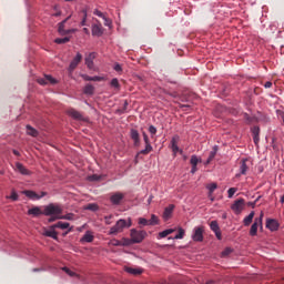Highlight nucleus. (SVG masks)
Returning a JSON list of instances; mask_svg holds the SVG:
<instances>
[{"instance_id":"49530a36","label":"nucleus","mask_w":284,"mask_h":284,"mask_svg":"<svg viewBox=\"0 0 284 284\" xmlns=\"http://www.w3.org/2000/svg\"><path fill=\"white\" fill-rule=\"evenodd\" d=\"M89 181H101V175L93 174L88 178Z\"/></svg>"},{"instance_id":"cd10ccee","label":"nucleus","mask_w":284,"mask_h":284,"mask_svg":"<svg viewBox=\"0 0 284 284\" xmlns=\"http://www.w3.org/2000/svg\"><path fill=\"white\" fill-rule=\"evenodd\" d=\"M252 221H254V211H252L244 220L243 223L247 227L252 225Z\"/></svg>"},{"instance_id":"c85d7f7f","label":"nucleus","mask_w":284,"mask_h":284,"mask_svg":"<svg viewBox=\"0 0 284 284\" xmlns=\"http://www.w3.org/2000/svg\"><path fill=\"white\" fill-rule=\"evenodd\" d=\"M217 148L214 146L213 150L210 152L209 158L206 160V165H210L212 161H214V158L216 156Z\"/></svg>"},{"instance_id":"680f3d73","label":"nucleus","mask_w":284,"mask_h":284,"mask_svg":"<svg viewBox=\"0 0 284 284\" xmlns=\"http://www.w3.org/2000/svg\"><path fill=\"white\" fill-rule=\"evenodd\" d=\"M196 172H199V168L197 166H192L191 174H196Z\"/></svg>"},{"instance_id":"4d7b16f0","label":"nucleus","mask_w":284,"mask_h":284,"mask_svg":"<svg viewBox=\"0 0 284 284\" xmlns=\"http://www.w3.org/2000/svg\"><path fill=\"white\" fill-rule=\"evenodd\" d=\"M149 132H150V134H153V135L156 134V128L154 125H150Z\"/></svg>"},{"instance_id":"473e14b6","label":"nucleus","mask_w":284,"mask_h":284,"mask_svg":"<svg viewBox=\"0 0 284 284\" xmlns=\"http://www.w3.org/2000/svg\"><path fill=\"white\" fill-rule=\"evenodd\" d=\"M121 243V246L123 247H128L129 245H132L134 244V242L132 241V239H128V237H124L120 241Z\"/></svg>"},{"instance_id":"13d9d810","label":"nucleus","mask_w":284,"mask_h":284,"mask_svg":"<svg viewBox=\"0 0 284 284\" xmlns=\"http://www.w3.org/2000/svg\"><path fill=\"white\" fill-rule=\"evenodd\" d=\"M103 80H104L103 77H99V75L92 77V81H103Z\"/></svg>"},{"instance_id":"ddd939ff","label":"nucleus","mask_w":284,"mask_h":284,"mask_svg":"<svg viewBox=\"0 0 284 284\" xmlns=\"http://www.w3.org/2000/svg\"><path fill=\"white\" fill-rule=\"evenodd\" d=\"M67 114H69V116H71V119H74L75 121H85V118H83V114H81V112L74 109H69L67 111Z\"/></svg>"},{"instance_id":"39448f33","label":"nucleus","mask_w":284,"mask_h":284,"mask_svg":"<svg viewBox=\"0 0 284 284\" xmlns=\"http://www.w3.org/2000/svg\"><path fill=\"white\" fill-rule=\"evenodd\" d=\"M260 225H263V213H261L260 217H256L254 220V223L252 224L251 230H250L251 236H256Z\"/></svg>"},{"instance_id":"de8ad7c7","label":"nucleus","mask_w":284,"mask_h":284,"mask_svg":"<svg viewBox=\"0 0 284 284\" xmlns=\"http://www.w3.org/2000/svg\"><path fill=\"white\" fill-rule=\"evenodd\" d=\"M233 252V250L232 248H230V247H226L223 252H222V256H230V254Z\"/></svg>"},{"instance_id":"b1692460","label":"nucleus","mask_w":284,"mask_h":284,"mask_svg":"<svg viewBox=\"0 0 284 284\" xmlns=\"http://www.w3.org/2000/svg\"><path fill=\"white\" fill-rule=\"evenodd\" d=\"M80 241L81 243H92V241H94V235L88 231Z\"/></svg>"},{"instance_id":"412c9836","label":"nucleus","mask_w":284,"mask_h":284,"mask_svg":"<svg viewBox=\"0 0 284 284\" xmlns=\"http://www.w3.org/2000/svg\"><path fill=\"white\" fill-rule=\"evenodd\" d=\"M124 271L128 274H132L133 276H139V274H143V270L142 268H132V267H124Z\"/></svg>"},{"instance_id":"72a5a7b5","label":"nucleus","mask_w":284,"mask_h":284,"mask_svg":"<svg viewBox=\"0 0 284 284\" xmlns=\"http://www.w3.org/2000/svg\"><path fill=\"white\" fill-rule=\"evenodd\" d=\"M216 187H219L216 183H211L206 186V189L209 190V196H212V194H214V190H216Z\"/></svg>"},{"instance_id":"79ce46f5","label":"nucleus","mask_w":284,"mask_h":284,"mask_svg":"<svg viewBox=\"0 0 284 284\" xmlns=\"http://www.w3.org/2000/svg\"><path fill=\"white\" fill-rule=\"evenodd\" d=\"M236 192H237L236 187L229 189V191H227L229 199H232V196H234V194H236Z\"/></svg>"},{"instance_id":"bf43d9fd","label":"nucleus","mask_w":284,"mask_h":284,"mask_svg":"<svg viewBox=\"0 0 284 284\" xmlns=\"http://www.w3.org/2000/svg\"><path fill=\"white\" fill-rule=\"evenodd\" d=\"M253 141L255 143V145H258V141H261L258 135H253Z\"/></svg>"},{"instance_id":"f3484780","label":"nucleus","mask_w":284,"mask_h":284,"mask_svg":"<svg viewBox=\"0 0 284 284\" xmlns=\"http://www.w3.org/2000/svg\"><path fill=\"white\" fill-rule=\"evenodd\" d=\"M266 227L271 230V232H276V230H278V221L272 219L266 220Z\"/></svg>"},{"instance_id":"09e8293b","label":"nucleus","mask_w":284,"mask_h":284,"mask_svg":"<svg viewBox=\"0 0 284 284\" xmlns=\"http://www.w3.org/2000/svg\"><path fill=\"white\" fill-rule=\"evenodd\" d=\"M9 199H11V201H19V194H17L14 191H12Z\"/></svg>"},{"instance_id":"4be33fe9","label":"nucleus","mask_w":284,"mask_h":284,"mask_svg":"<svg viewBox=\"0 0 284 284\" xmlns=\"http://www.w3.org/2000/svg\"><path fill=\"white\" fill-rule=\"evenodd\" d=\"M28 214L30 216H41V214H43V211H41V207L34 206L28 211Z\"/></svg>"},{"instance_id":"f257e3e1","label":"nucleus","mask_w":284,"mask_h":284,"mask_svg":"<svg viewBox=\"0 0 284 284\" xmlns=\"http://www.w3.org/2000/svg\"><path fill=\"white\" fill-rule=\"evenodd\" d=\"M61 214H63V209L59 204L50 203L44 206V216H61Z\"/></svg>"},{"instance_id":"c03bdc74","label":"nucleus","mask_w":284,"mask_h":284,"mask_svg":"<svg viewBox=\"0 0 284 284\" xmlns=\"http://www.w3.org/2000/svg\"><path fill=\"white\" fill-rule=\"evenodd\" d=\"M139 225H150V221H148L145 217H140Z\"/></svg>"},{"instance_id":"4c0bfd02","label":"nucleus","mask_w":284,"mask_h":284,"mask_svg":"<svg viewBox=\"0 0 284 284\" xmlns=\"http://www.w3.org/2000/svg\"><path fill=\"white\" fill-rule=\"evenodd\" d=\"M149 225H159V217L152 214L151 219L149 220Z\"/></svg>"},{"instance_id":"603ef678","label":"nucleus","mask_w":284,"mask_h":284,"mask_svg":"<svg viewBox=\"0 0 284 284\" xmlns=\"http://www.w3.org/2000/svg\"><path fill=\"white\" fill-rule=\"evenodd\" d=\"M82 12H83V19H82V21H81V26H85V21H88V11H85V10H82Z\"/></svg>"},{"instance_id":"338daca9","label":"nucleus","mask_w":284,"mask_h":284,"mask_svg":"<svg viewBox=\"0 0 284 284\" xmlns=\"http://www.w3.org/2000/svg\"><path fill=\"white\" fill-rule=\"evenodd\" d=\"M248 205H250L251 207H256V202H250Z\"/></svg>"},{"instance_id":"393cba45","label":"nucleus","mask_w":284,"mask_h":284,"mask_svg":"<svg viewBox=\"0 0 284 284\" xmlns=\"http://www.w3.org/2000/svg\"><path fill=\"white\" fill-rule=\"evenodd\" d=\"M152 150H153L152 144L145 145L144 150H141L140 152H138L135 159H139V156H141V154H143V155L150 154V152H152Z\"/></svg>"},{"instance_id":"9d476101","label":"nucleus","mask_w":284,"mask_h":284,"mask_svg":"<svg viewBox=\"0 0 284 284\" xmlns=\"http://www.w3.org/2000/svg\"><path fill=\"white\" fill-rule=\"evenodd\" d=\"M82 59H83V55L81 53H77V55L73 58V60L69 65V72H74L79 63H81Z\"/></svg>"},{"instance_id":"774afa93","label":"nucleus","mask_w":284,"mask_h":284,"mask_svg":"<svg viewBox=\"0 0 284 284\" xmlns=\"http://www.w3.org/2000/svg\"><path fill=\"white\" fill-rule=\"evenodd\" d=\"M53 17H61V11H57L55 13H53Z\"/></svg>"},{"instance_id":"8fccbe9b","label":"nucleus","mask_w":284,"mask_h":284,"mask_svg":"<svg viewBox=\"0 0 284 284\" xmlns=\"http://www.w3.org/2000/svg\"><path fill=\"white\" fill-rule=\"evenodd\" d=\"M93 13L95 14V17H100V19H105V14H103V12L98 9H95Z\"/></svg>"},{"instance_id":"a211bd4d","label":"nucleus","mask_w":284,"mask_h":284,"mask_svg":"<svg viewBox=\"0 0 284 284\" xmlns=\"http://www.w3.org/2000/svg\"><path fill=\"white\" fill-rule=\"evenodd\" d=\"M172 212H174V204H171L164 209V213H163L164 221H170V219L172 217Z\"/></svg>"},{"instance_id":"37998d69","label":"nucleus","mask_w":284,"mask_h":284,"mask_svg":"<svg viewBox=\"0 0 284 284\" xmlns=\"http://www.w3.org/2000/svg\"><path fill=\"white\" fill-rule=\"evenodd\" d=\"M142 136H143V140H144L145 145H152V144L150 143V138L148 136V133H146V132H143V133H142Z\"/></svg>"},{"instance_id":"2eb2a0df","label":"nucleus","mask_w":284,"mask_h":284,"mask_svg":"<svg viewBox=\"0 0 284 284\" xmlns=\"http://www.w3.org/2000/svg\"><path fill=\"white\" fill-rule=\"evenodd\" d=\"M92 36L93 37H103V26H101V22L92 26Z\"/></svg>"},{"instance_id":"5fc2aeb1","label":"nucleus","mask_w":284,"mask_h":284,"mask_svg":"<svg viewBox=\"0 0 284 284\" xmlns=\"http://www.w3.org/2000/svg\"><path fill=\"white\" fill-rule=\"evenodd\" d=\"M113 70H115V72H123V68L119 63L114 64Z\"/></svg>"},{"instance_id":"0e129e2a","label":"nucleus","mask_w":284,"mask_h":284,"mask_svg":"<svg viewBox=\"0 0 284 284\" xmlns=\"http://www.w3.org/2000/svg\"><path fill=\"white\" fill-rule=\"evenodd\" d=\"M216 239H219V241H221V231H215L214 232Z\"/></svg>"},{"instance_id":"69168bd1","label":"nucleus","mask_w":284,"mask_h":284,"mask_svg":"<svg viewBox=\"0 0 284 284\" xmlns=\"http://www.w3.org/2000/svg\"><path fill=\"white\" fill-rule=\"evenodd\" d=\"M88 210H97V205H94V204H89V205H88Z\"/></svg>"},{"instance_id":"6e6d98bb","label":"nucleus","mask_w":284,"mask_h":284,"mask_svg":"<svg viewBox=\"0 0 284 284\" xmlns=\"http://www.w3.org/2000/svg\"><path fill=\"white\" fill-rule=\"evenodd\" d=\"M104 20V26L110 27L112 26V21L110 19H108V17L104 16V18H102Z\"/></svg>"},{"instance_id":"aec40b11","label":"nucleus","mask_w":284,"mask_h":284,"mask_svg":"<svg viewBox=\"0 0 284 284\" xmlns=\"http://www.w3.org/2000/svg\"><path fill=\"white\" fill-rule=\"evenodd\" d=\"M178 143H179V136L172 138L171 149H172V152H173L174 156H176V153L180 152Z\"/></svg>"},{"instance_id":"7c9ffc66","label":"nucleus","mask_w":284,"mask_h":284,"mask_svg":"<svg viewBox=\"0 0 284 284\" xmlns=\"http://www.w3.org/2000/svg\"><path fill=\"white\" fill-rule=\"evenodd\" d=\"M110 85L111 88H114L115 92H119V90H121V83H119V79L116 78L111 80Z\"/></svg>"},{"instance_id":"c756f323","label":"nucleus","mask_w":284,"mask_h":284,"mask_svg":"<svg viewBox=\"0 0 284 284\" xmlns=\"http://www.w3.org/2000/svg\"><path fill=\"white\" fill-rule=\"evenodd\" d=\"M27 134H29V136H39V131H37V129L32 128V125L28 124L27 125Z\"/></svg>"},{"instance_id":"6e6552de","label":"nucleus","mask_w":284,"mask_h":284,"mask_svg":"<svg viewBox=\"0 0 284 284\" xmlns=\"http://www.w3.org/2000/svg\"><path fill=\"white\" fill-rule=\"evenodd\" d=\"M71 16H69L67 19H64L62 22L58 24V32L59 34L65 36L70 34L71 32H74V29L65 30V23H68Z\"/></svg>"},{"instance_id":"423d86ee","label":"nucleus","mask_w":284,"mask_h":284,"mask_svg":"<svg viewBox=\"0 0 284 284\" xmlns=\"http://www.w3.org/2000/svg\"><path fill=\"white\" fill-rule=\"evenodd\" d=\"M22 194H26L28 199H31V201H39L40 199H43V196H47V192H41V195L37 194L34 191H23Z\"/></svg>"},{"instance_id":"bb28decb","label":"nucleus","mask_w":284,"mask_h":284,"mask_svg":"<svg viewBox=\"0 0 284 284\" xmlns=\"http://www.w3.org/2000/svg\"><path fill=\"white\" fill-rule=\"evenodd\" d=\"M174 232H176V229L164 230L159 233V239H165V236H170V234H174Z\"/></svg>"},{"instance_id":"e2e57ef3","label":"nucleus","mask_w":284,"mask_h":284,"mask_svg":"<svg viewBox=\"0 0 284 284\" xmlns=\"http://www.w3.org/2000/svg\"><path fill=\"white\" fill-rule=\"evenodd\" d=\"M264 88L270 89L272 88V82L267 81L264 83Z\"/></svg>"},{"instance_id":"6ab92c4d","label":"nucleus","mask_w":284,"mask_h":284,"mask_svg":"<svg viewBox=\"0 0 284 284\" xmlns=\"http://www.w3.org/2000/svg\"><path fill=\"white\" fill-rule=\"evenodd\" d=\"M16 170L20 172V174H22L23 176L30 175V171L19 162L16 163Z\"/></svg>"},{"instance_id":"f8f14e48","label":"nucleus","mask_w":284,"mask_h":284,"mask_svg":"<svg viewBox=\"0 0 284 284\" xmlns=\"http://www.w3.org/2000/svg\"><path fill=\"white\" fill-rule=\"evenodd\" d=\"M94 59H97V53L91 52L85 57V65L89 70H94Z\"/></svg>"},{"instance_id":"0eeeda50","label":"nucleus","mask_w":284,"mask_h":284,"mask_svg":"<svg viewBox=\"0 0 284 284\" xmlns=\"http://www.w3.org/2000/svg\"><path fill=\"white\" fill-rule=\"evenodd\" d=\"M243 207H245V200L240 199L232 204L231 210H233L235 214H241V212H243Z\"/></svg>"},{"instance_id":"c9c22d12","label":"nucleus","mask_w":284,"mask_h":284,"mask_svg":"<svg viewBox=\"0 0 284 284\" xmlns=\"http://www.w3.org/2000/svg\"><path fill=\"white\" fill-rule=\"evenodd\" d=\"M210 227H211L212 232H219V231H221V227H219V222H216V221H212V222L210 223Z\"/></svg>"},{"instance_id":"5701e85b","label":"nucleus","mask_w":284,"mask_h":284,"mask_svg":"<svg viewBox=\"0 0 284 284\" xmlns=\"http://www.w3.org/2000/svg\"><path fill=\"white\" fill-rule=\"evenodd\" d=\"M68 227H70V223H68V222H58V223L52 225L53 230H57V229H59V230H68Z\"/></svg>"},{"instance_id":"052dcab7","label":"nucleus","mask_w":284,"mask_h":284,"mask_svg":"<svg viewBox=\"0 0 284 284\" xmlns=\"http://www.w3.org/2000/svg\"><path fill=\"white\" fill-rule=\"evenodd\" d=\"M82 79H83L84 81H92V77H90V75H88V74H83V75H82Z\"/></svg>"},{"instance_id":"9b49d317","label":"nucleus","mask_w":284,"mask_h":284,"mask_svg":"<svg viewBox=\"0 0 284 284\" xmlns=\"http://www.w3.org/2000/svg\"><path fill=\"white\" fill-rule=\"evenodd\" d=\"M37 82L40 85H48V83H51V85H55L57 79L52 78V75H44L43 78H39Z\"/></svg>"},{"instance_id":"7ed1b4c3","label":"nucleus","mask_w":284,"mask_h":284,"mask_svg":"<svg viewBox=\"0 0 284 284\" xmlns=\"http://www.w3.org/2000/svg\"><path fill=\"white\" fill-rule=\"evenodd\" d=\"M130 235H131V241H133V243H142L145 236H148V232L132 229Z\"/></svg>"},{"instance_id":"dca6fc26","label":"nucleus","mask_w":284,"mask_h":284,"mask_svg":"<svg viewBox=\"0 0 284 284\" xmlns=\"http://www.w3.org/2000/svg\"><path fill=\"white\" fill-rule=\"evenodd\" d=\"M247 170H250V166H247V159L241 160L240 173H237L236 176H241V174H243V175L247 174Z\"/></svg>"},{"instance_id":"f704fd0d","label":"nucleus","mask_w":284,"mask_h":284,"mask_svg":"<svg viewBox=\"0 0 284 284\" xmlns=\"http://www.w3.org/2000/svg\"><path fill=\"white\" fill-rule=\"evenodd\" d=\"M199 163H201V159H199V156H196V155H192L191 160H190V164L192 166H196V165H199Z\"/></svg>"},{"instance_id":"3c124183","label":"nucleus","mask_w":284,"mask_h":284,"mask_svg":"<svg viewBox=\"0 0 284 284\" xmlns=\"http://www.w3.org/2000/svg\"><path fill=\"white\" fill-rule=\"evenodd\" d=\"M61 220V215H51L49 219V223H54V221Z\"/></svg>"},{"instance_id":"e433bc0d","label":"nucleus","mask_w":284,"mask_h":284,"mask_svg":"<svg viewBox=\"0 0 284 284\" xmlns=\"http://www.w3.org/2000/svg\"><path fill=\"white\" fill-rule=\"evenodd\" d=\"M68 42H70V37L57 38L54 40V43H58V44H63V43H68Z\"/></svg>"},{"instance_id":"1a4fd4ad","label":"nucleus","mask_w":284,"mask_h":284,"mask_svg":"<svg viewBox=\"0 0 284 284\" xmlns=\"http://www.w3.org/2000/svg\"><path fill=\"white\" fill-rule=\"evenodd\" d=\"M123 199H125V194L115 192L111 195L110 201L112 205H121V201H123Z\"/></svg>"},{"instance_id":"4468645a","label":"nucleus","mask_w":284,"mask_h":284,"mask_svg":"<svg viewBox=\"0 0 284 284\" xmlns=\"http://www.w3.org/2000/svg\"><path fill=\"white\" fill-rule=\"evenodd\" d=\"M131 139H132L135 148H139V145H141V138H140L139 131H136V129H131Z\"/></svg>"},{"instance_id":"a19ab883","label":"nucleus","mask_w":284,"mask_h":284,"mask_svg":"<svg viewBox=\"0 0 284 284\" xmlns=\"http://www.w3.org/2000/svg\"><path fill=\"white\" fill-rule=\"evenodd\" d=\"M252 134H253V136H260L261 129L258 126H253L252 128Z\"/></svg>"},{"instance_id":"a878e982","label":"nucleus","mask_w":284,"mask_h":284,"mask_svg":"<svg viewBox=\"0 0 284 284\" xmlns=\"http://www.w3.org/2000/svg\"><path fill=\"white\" fill-rule=\"evenodd\" d=\"M44 236H49V239H54V241L59 239L57 231H54L52 226H51V230H48L44 232Z\"/></svg>"},{"instance_id":"f03ea898","label":"nucleus","mask_w":284,"mask_h":284,"mask_svg":"<svg viewBox=\"0 0 284 284\" xmlns=\"http://www.w3.org/2000/svg\"><path fill=\"white\" fill-rule=\"evenodd\" d=\"M125 227H132V220L129 219V222L125 220H119L114 226L111 227L109 234H120V232H123V230H125Z\"/></svg>"},{"instance_id":"a18cd8bd","label":"nucleus","mask_w":284,"mask_h":284,"mask_svg":"<svg viewBox=\"0 0 284 284\" xmlns=\"http://www.w3.org/2000/svg\"><path fill=\"white\" fill-rule=\"evenodd\" d=\"M63 272H65V274H68L69 276H78L77 273L72 272L70 268L68 267H63L62 268Z\"/></svg>"},{"instance_id":"2f4dec72","label":"nucleus","mask_w":284,"mask_h":284,"mask_svg":"<svg viewBox=\"0 0 284 284\" xmlns=\"http://www.w3.org/2000/svg\"><path fill=\"white\" fill-rule=\"evenodd\" d=\"M83 92H84L85 94H89V95L94 94V85H92V84H87V85L84 87V89H83Z\"/></svg>"},{"instance_id":"58836bf2","label":"nucleus","mask_w":284,"mask_h":284,"mask_svg":"<svg viewBox=\"0 0 284 284\" xmlns=\"http://www.w3.org/2000/svg\"><path fill=\"white\" fill-rule=\"evenodd\" d=\"M183 236H185V230H183L182 227L179 229V234H176L173 239L175 240H181L183 239Z\"/></svg>"},{"instance_id":"20e7f679","label":"nucleus","mask_w":284,"mask_h":284,"mask_svg":"<svg viewBox=\"0 0 284 284\" xmlns=\"http://www.w3.org/2000/svg\"><path fill=\"white\" fill-rule=\"evenodd\" d=\"M203 232H205V227H203V226L194 227L192 240L195 243H203Z\"/></svg>"},{"instance_id":"864d4df0","label":"nucleus","mask_w":284,"mask_h":284,"mask_svg":"<svg viewBox=\"0 0 284 284\" xmlns=\"http://www.w3.org/2000/svg\"><path fill=\"white\" fill-rule=\"evenodd\" d=\"M73 214L72 213H69V214H67V215H60V219H64V220H67V221H72V219H73Z\"/></svg>"},{"instance_id":"ea45409f","label":"nucleus","mask_w":284,"mask_h":284,"mask_svg":"<svg viewBox=\"0 0 284 284\" xmlns=\"http://www.w3.org/2000/svg\"><path fill=\"white\" fill-rule=\"evenodd\" d=\"M110 245H113V247H121V241L113 239L110 241Z\"/></svg>"}]
</instances>
